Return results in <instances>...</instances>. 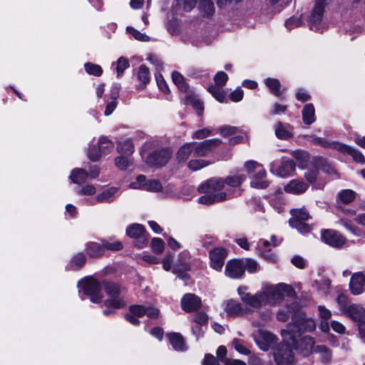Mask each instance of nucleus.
<instances>
[{"label":"nucleus","mask_w":365,"mask_h":365,"mask_svg":"<svg viewBox=\"0 0 365 365\" xmlns=\"http://www.w3.org/2000/svg\"><path fill=\"white\" fill-rule=\"evenodd\" d=\"M246 180V175L237 172L226 178H212L207 180L198 187L200 193H205L197 200L200 204L210 205L240 196V186Z\"/></svg>","instance_id":"nucleus-1"},{"label":"nucleus","mask_w":365,"mask_h":365,"mask_svg":"<svg viewBox=\"0 0 365 365\" xmlns=\"http://www.w3.org/2000/svg\"><path fill=\"white\" fill-rule=\"evenodd\" d=\"M281 334L284 340L290 341L294 349L304 356H308L314 352L315 347L314 339L310 336H304L297 340V335H299V334H295V330L292 328V325H287L286 329L281 331Z\"/></svg>","instance_id":"nucleus-2"},{"label":"nucleus","mask_w":365,"mask_h":365,"mask_svg":"<svg viewBox=\"0 0 365 365\" xmlns=\"http://www.w3.org/2000/svg\"><path fill=\"white\" fill-rule=\"evenodd\" d=\"M262 292L264 297L265 304L269 305L277 304L284 298V294L292 296L294 294V291L290 285L283 283L276 286H266Z\"/></svg>","instance_id":"nucleus-3"},{"label":"nucleus","mask_w":365,"mask_h":365,"mask_svg":"<svg viewBox=\"0 0 365 365\" xmlns=\"http://www.w3.org/2000/svg\"><path fill=\"white\" fill-rule=\"evenodd\" d=\"M103 287L106 293L110 297L105 300L104 304L107 307L119 309L125 305V302L120 294L124 292V287L113 282H103Z\"/></svg>","instance_id":"nucleus-4"},{"label":"nucleus","mask_w":365,"mask_h":365,"mask_svg":"<svg viewBox=\"0 0 365 365\" xmlns=\"http://www.w3.org/2000/svg\"><path fill=\"white\" fill-rule=\"evenodd\" d=\"M80 283L84 294L90 297L91 302L98 303L101 300L103 296L100 282L93 278H86Z\"/></svg>","instance_id":"nucleus-5"},{"label":"nucleus","mask_w":365,"mask_h":365,"mask_svg":"<svg viewBox=\"0 0 365 365\" xmlns=\"http://www.w3.org/2000/svg\"><path fill=\"white\" fill-rule=\"evenodd\" d=\"M247 288L246 287H240L237 289L238 294L244 303L254 309H259L261 307L266 305L264 298V297L262 291L256 293L255 294H251L247 292Z\"/></svg>","instance_id":"nucleus-6"},{"label":"nucleus","mask_w":365,"mask_h":365,"mask_svg":"<svg viewBox=\"0 0 365 365\" xmlns=\"http://www.w3.org/2000/svg\"><path fill=\"white\" fill-rule=\"evenodd\" d=\"M172 155L170 148H164L154 150L146 158L150 166L162 167L166 165Z\"/></svg>","instance_id":"nucleus-7"},{"label":"nucleus","mask_w":365,"mask_h":365,"mask_svg":"<svg viewBox=\"0 0 365 365\" xmlns=\"http://www.w3.org/2000/svg\"><path fill=\"white\" fill-rule=\"evenodd\" d=\"M277 365H294V354L289 344H280L274 354Z\"/></svg>","instance_id":"nucleus-8"},{"label":"nucleus","mask_w":365,"mask_h":365,"mask_svg":"<svg viewBox=\"0 0 365 365\" xmlns=\"http://www.w3.org/2000/svg\"><path fill=\"white\" fill-rule=\"evenodd\" d=\"M288 325H292L295 330V334H300L302 331L312 332L316 329V324L312 319H306L302 313L299 312L292 319V323Z\"/></svg>","instance_id":"nucleus-9"},{"label":"nucleus","mask_w":365,"mask_h":365,"mask_svg":"<svg viewBox=\"0 0 365 365\" xmlns=\"http://www.w3.org/2000/svg\"><path fill=\"white\" fill-rule=\"evenodd\" d=\"M126 234L135 239V245L139 248L143 247L148 243L147 232L142 225L132 224L126 229Z\"/></svg>","instance_id":"nucleus-10"},{"label":"nucleus","mask_w":365,"mask_h":365,"mask_svg":"<svg viewBox=\"0 0 365 365\" xmlns=\"http://www.w3.org/2000/svg\"><path fill=\"white\" fill-rule=\"evenodd\" d=\"M321 237L324 242L336 248L341 247L346 241L339 232L331 229L322 230Z\"/></svg>","instance_id":"nucleus-11"},{"label":"nucleus","mask_w":365,"mask_h":365,"mask_svg":"<svg viewBox=\"0 0 365 365\" xmlns=\"http://www.w3.org/2000/svg\"><path fill=\"white\" fill-rule=\"evenodd\" d=\"M192 143L195 144L192 147L194 156L203 157L206 156L213 148L220 145L222 140L215 138L205 140L200 143L192 142Z\"/></svg>","instance_id":"nucleus-12"},{"label":"nucleus","mask_w":365,"mask_h":365,"mask_svg":"<svg viewBox=\"0 0 365 365\" xmlns=\"http://www.w3.org/2000/svg\"><path fill=\"white\" fill-rule=\"evenodd\" d=\"M209 257L210 267L217 271H221L227 257V251L221 247H215L210 251Z\"/></svg>","instance_id":"nucleus-13"},{"label":"nucleus","mask_w":365,"mask_h":365,"mask_svg":"<svg viewBox=\"0 0 365 365\" xmlns=\"http://www.w3.org/2000/svg\"><path fill=\"white\" fill-rule=\"evenodd\" d=\"M254 338L256 344L262 351H268L277 340L274 334L262 330L258 331Z\"/></svg>","instance_id":"nucleus-14"},{"label":"nucleus","mask_w":365,"mask_h":365,"mask_svg":"<svg viewBox=\"0 0 365 365\" xmlns=\"http://www.w3.org/2000/svg\"><path fill=\"white\" fill-rule=\"evenodd\" d=\"M225 274L232 279L241 278L245 273L244 260L233 259L230 260L225 267Z\"/></svg>","instance_id":"nucleus-15"},{"label":"nucleus","mask_w":365,"mask_h":365,"mask_svg":"<svg viewBox=\"0 0 365 365\" xmlns=\"http://www.w3.org/2000/svg\"><path fill=\"white\" fill-rule=\"evenodd\" d=\"M181 307L186 312H191L200 308V299L194 294L188 293L181 299Z\"/></svg>","instance_id":"nucleus-16"},{"label":"nucleus","mask_w":365,"mask_h":365,"mask_svg":"<svg viewBox=\"0 0 365 365\" xmlns=\"http://www.w3.org/2000/svg\"><path fill=\"white\" fill-rule=\"evenodd\" d=\"M365 276L362 272L352 274L349 282V289L351 294L358 295L364 291Z\"/></svg>","instance_id":"nucleus-17"},{"label":"nucleus","mask_w":365,"mask_h":365,"mask_svg":"<svg viewBox=\"0 0 365 365\" xmlns=\"http://www.w3.org/2000/svg\"><path fill=\"white\" fill-rule=\"evenodd\" d=\"M257 168V170L251 175L252 180L250 182V185L252 187L257 189H265L269 185L267 180H264L266 177V170L262 165L258 166Z\"/></svg>","instance_id":"nucleus-18"},{"label":"nucleus","mask_w":365,"mask_h":365,"mask_svg":"<svg viewBox=\"0 0 365 365\" xmlns=\"http://www.w3.org/2000/svg\"><path fill=\"white\" fill-rule=\"evenodd\" d=\"M343 314L356 322L365 319V309L361 304H350Z\"/></svg>","instance_id":"nucleus-19"},{"label":"nucleus","mask_w":365,"mask_h":365,"mask_svg":"<svg viewBox=\"0 0 365 365\" xmlns=\"http://www.w3.org/2000/svg\"><path fill=\"white\" fill-rule=\"evenodd\" d=\"M225 310L231 317L242 315L248 312V309L237 301L230 299L225 302Z\"/></svg>","instance_id":"nucleus-20"},{"label":"nucleus","mask_w":365,"mask_h":365,"mask_svg":"<svg viewBox=\"0 0 365 365\" xmlns=\"http://www.w3.org/2000/svg\"><path fill=\"white\" fill-rule=\"evenodd\" d=\"M307 189L308 185L304 181L298 179H294L289 181V183H287L284 187V190L286 192L294 195H301L304 193Z\"/></svg>","instance_id":"nucleus-21"},{"label":"nucleus","mask_w":365,"mask_h":365,"mask_svg":"<svg viewBox=\"0 0 365 365\" xmlns=\"http://www.w3.org/2000/svg\"><path fill=\"white\" fill-rule=\"evenodd\" d=\"M299 307L296 302H292L287 305L286 309H280L277 314V319L279 322H286L288 320L290 315H292V319L295 315L299 314Z\"/></svg>","instance_id":"nucleus-22"},{"label":"nucleus","mask_w":365,"mask_h":365,"mask_svg":"<svg viewBox=\"0 0 365 365\" xmlns=\"http://www.w3.org/2000/svg\"><path fill=\"white\" fill-rule=\"evenodd\" d=\"M327 0H317L314 7L312 9L310 21L313 23H319L323 17L324 7Z\"/></svg>","instance_id":"nucleus-23"},{"label":"nucleus","mask_w":365,"mask_h":365,"mask_svg":"<svg viewBox=\"0 0 365 365\" xmlns=\"http://www.w3.org/2000/svg\"><path fill=\"white\" fill-rule=\"evenodd\" d=\"M314 352L319 354L320 360L324 364H329L332 361V351L325 345H317L314 347Z\"/></svg>","instance_id":"nucleus-24"},{"label":"nucleus","mask_w":365,"mask_h":365,"mask_svg":"<svg viewBox=\"0 0 365 365\" xmlns=\"http://www.w3.org/2000/svg\"><path fill=\"white\" fill-rule=\"evenodd\" d=\"M296 165L292 160H282L280 166L277 170V173L281 177H287L295 170Z\"/></svg>","instance_id":"nucleus-25"},{"label":"nucleus","mask_w":365,"mask_h":365,"mask_svg":"<svg viewBox=\"0 0 365 365\" xmlns=\"http://www.w3.org/2000/svg\"><path fill=\"white\" fill-rule=\"evenodd\" d=\"M193 145H195L194 143H187L178 149L176 153V158L178 162L184 163L188 159L190 154L193 153Z\"/></svg>","instance_id":"nucleus-26"},{"label":"nucleus","mask_w":365,"mask_h":365,"mask_svg":"<svg viewBox=\"0 0 365 365\" xmlns=\"http://www.w3.org/2000/svg\"><path fill=\"white\" fill-rule=\"evenodd\" d=\"M118 191L115 187H109L99 193L95 198L96 202H110L113 200V196Z\"/></svg>","instance_id":"nucleus-27"},{"label":"nucleus","mask_w":365,"mask_h":365,"mask_svg":"<svg viewBox=\"0 0 365 365\" xmlns=\"http://www.w3.org/2000/svg\"><path fill=\"white\" fill-rule=\"evenodd\" d=\"M199 10L204 17L210 18L215 13V6L211 0H200Z\"/></svg>","instance_id":"nucleus-28"},{"label":"nucleus","mask_w":365,"mask_h":365,"mask_svg":"<svg viewBox=\"0 0 365 365\" xmlns=\"http://www.w3.org/2000/svg\"><path fill=\"white\" fill-rule=\"evenodd\" d=\"M303 122L307 125H311L315 121V110L313 104H306L302 110Z\"/></svg>","instance_id":"nucleus-29"},{"label":"nucleus","mask_w":365,"mask_h":365,"mask_svg":"<svg viewBox=\"0 0 365 365\" xmlns=\"http://www.w3.org/2000/svg\"><path fill=\"white\" fill-rule=\"evenodd\" d=\"M290 214L292 217L289 220H294L297 221H306L312 218L309 211L304 207L292 209L290 210Z\"/></svg>","instance_id":"nucleus-30"},{"label":"nucleus","mask_w":365,"mask_h":365,"mask_svg":"<svg viewBox=\"0 0 365 365\" xmlns=\"http://www.w3.org/2000/svg\"><path fill=\"white\" fill-rule=\"evenodd\" d=\"M168 337L175 350H185V341L182 335L178 333H171L168 334Z\"/></svg>","instance_id":"nucleus-31"},{"label":"nucleus","mask_w":365,"mask_h":365,"mask_svg":"<svg viewBox=\"0 0 365 365\" xmlns=\"http://www.w3.org/2000/svg\"><path fill=\"white\" fill-rule=\"evenodd\" d=\"M88 177V172L81 168H76L73 170L69 176L73 183L79 185L84 182Z\"/></svg>","instance_id":"nucleus-32"},{"label":"nucleus","mask_w":365,"mask_h":365,"mask_svg":"<svg viewBox=\"0 0 365 365\" xmlns=\"http://www.w3.org/2000/svg\"><path fill=\"white\" fill-rule=\"evenodd\" d=\"M114 148L113 143L106 136H101L98 140V150L101 155L110 153Z\"/></svg>","instance_id":"nucleus-33"},{"label":"nucleus","mask_w":365,"mask_h":365,"mask_svg":"<svg viewBox=\"0 0 365 365\" xmlns=\"http://www.w3.org/2000/svg\"><path fill=\"white\" fill-rule=\"evenodd\" d=\"M117 150L122 155H130L134 152V145L130 139H127L118 144Z\"/></svg>","instance_id":"nucleus-34"},{"label":"nucleus","mask_w":365,"mask_h":365,"mask_svg":"<svg viewBox=\"0 0 365 365\" xmlns=\"http://www.w3.org/2000/svg\"><path fill=\"white\" fill-rule=\"evenodd\" d=\"M104 252L103 243L90 242L87 245V253L91 257L101 256Z\"/></svg>","instance_id":"nucleus-35"},{"label":"nucleus","mask_w":365,"mask_h":365,"mask_svg":"<svg viewBox=\"0 0 365 365\" xmlns=\"http://www.w3.org/2000/svg\"><path fill=\"white\" fill-rule=\"evenodd\" d=\"M356 197V192L352 190H343L339 192L337 198L344 204H349L352 202Z\"/></svg>","instance_id":"nucleus-36"},{"label":"nucleus","mask_w":365,"mask_h":365,"mask_svg":"<svg viewBox=\"0 0 365 365\" xmlns=\"http://www.w3.org/2000/svg\"><path fill=\"white\" fill-rule=\"evenodd\" d=\"M267 86L271 92L276 96L280 97L282 92L280 91L281 83L277 78H268L265 81Z\"/></svg>","instance_id":"nucleus-37"},{"label":"nucleus","mask_w":365,"mask_h":365,"mask_svg":"<svg viewBox=\"0 0 365 365\" xmlns=\"http://www.w3.org/2000/svg\"><path fill=\"white\" fill-rule=\"evenodd\" d=\"M289 223L292 227L295 228L302 234H307L312 230V227L304 221L289 220Z\"/></svg>","instance_id":"nucleus-38"},{"label":"nucleus","mask_w":365,"mask_h":365,"mask_svg":"<svg viewBox=\"0 0 365 365\" xmlns=\"http://www.w3.org/2000/svg\"><path fill=\"white\" fill-rule=\"evenodd\" d=\"M172 78L174 83L182 91H187L188 86L185 81V78L181 73L178 71H174L172 73Z\"/></svg>","instance_id":"nucleus-39"},{"label":"nucleus","mask_w":365,"mask_h":365,"mask_svg":"<svg viewBox=\"0 0 365 365\" xmlns=\"http://www.w3.org/2000/svg\"><path fill=\"white\" fill-rule=\"evenodd\" d=\"M275 135L281 140H287L292 137V134L284 127L282 122L275 125Z\"/></svg>","instance_id":"nucleus-40"},{"label":"nucleus","mask_w":365,"mask_h":365,"mask_svg":"<svg viewBox=\"0 0 365 365\" xmlns=\"http://www.w3.org/2000/svg\"><path fill=\"white\" fill-rule=\"evenodd\" d=\"M86 256L83 253H78L71 260L70 266L72 269H80L86 263Z\"/></svg>","instance_id":"nucleus-41"},{"label":"nucleus","mask_w":365,"mask_h":365,"mask_svg":"<svg viewBox=\"0 0 365 365\" xmlns=\"http://www.w3.org/2000/svg\"><path fill=\"white\" fill-rule=\"evenodd\" d=\"M137 78L138 81H140L143 86H141V88H144V85H145L147 83L150 81V73L149 69L145 66L141 65L138 71Z\"/></svg>","instance_id":"nucleus-42"},{"label":"nucleus","mask_w":365,"mask_h":365,"mask_svg":"<svg viewBox=\"0 0 365 365\" xmlns=\"http://www.w3.org/2000/svg\"><path fill=\"white\" fill-rule=\"evenodd\" d=\"M350 147L351 146L339 141H331L329 148L336 150L341 154L348 155Z\"/></svg>","instance_id":"nucleus-43"},{"label":"nucleus","mask_w":365,"mask_h":365,"mask_svg":"<svg viewBox=\"0 0 365 365\" xmlns=\"http://www.w3.org/2000/svg\"><path fill=\"white\" fill-rule=\"evenodd\" d=\"M143 189L148 191L160 192L163 190V186L160 181L157 180H150L143 184Z\"/></svg>","instance_id":"nucleus-44"},{"label":"nucleus","mask_w":365,"mask_h":365,"mask_svg":"<svg viewBox=\"0 0 365 365\" xmlns=\"http://www.w3.org/2000/svg\"><path fill=\"white\" fill-rule=\"evenodd\" d=\"M86 71L95 76H100L102 74L103 70L99 65L92 63H86L84 65Z\"/></svg>","instance_id":"nucleus-45"},{"label":"nucleus","mask_w":365,"mask_h":365,"mask_svg":"<svg viewBox=\"0 0 365 365\" xmlns=\"http://www.w3.org/2000/svg\"><path fill=\"white\" fill-rule=\"evenodd\" d=\"M210 163L207 160L196 159L190 160L187 163V167L193 171H197L207 166Z\"/></svg>","instance_id":"nucleus-46"},{"label":"nucleus","mask_w":365,"mask_h":365,"mask_svg":"<svg viewBox=\"0 0 365 365\" xmlns=\"http://www.w3.org/2000/svg\"><path fill=\"white\" fill-rule=\"evenodd\" d=\"M147 307L140 304H133L129 307V312L133 315L142 317L145 315Z\"/></svg>","instance_id":"nucleus-47"},{"label":"nucleus","mask_w":365,"mask_h":365,"mask_svg":"<svg viewBox=\"0 0 365 365\" xmlns=\"http://www.w3.org/2000/svg\"><path fill=\"white\" fill-rule=\"evenodd\" d=\"M221 87L210 86L208 87V91L212 93L213 97L219 102H223L225 99V93L220 89Z\"/></svg>","instance_id":"nucleus-48"},{"label":"nucleus","mask_w":365,"mask_h":365,"mask_svg":"<svg viewBox=\"0 0 365 365\" xmlns=\"http://www.w3.org/2000/svg\"><path fill=\"white\" fill-rule=\"evenodd\" d=\"M127 31L136 40L140 41H148L149 37L139 31L136 30L133 27L128 26L126 28Z\"/></svg>","instance_id":"nucleus-49"},{"label":"nucleus","mask_w":365,"mask_h":365,"mask_svg":"<svg viewBox=\"0 0 365 365\" xmlns=\"http://www.w3.org/2000/svg\"><path fill=\"white\" fill-rule=\"evenodd\" d=\"M228 80V76L224 71H218L214 76L215 86H224Z\"/></svg>","instance_id":"nucleus-50"},{"label":"nucleus","mask_w":365,"mask_h":365,"mask_svg":"<svg viewBox=\"0 0 365 365\" xmlns=\"http://www.w3.org/2000/svg\"><path fill=\"white\" fill-rule=\"evenodd\" d=\"M232 345L235 350L242 354L249 355L250 354V350L245 346L244 342L241 339H234Z\"/></svg>","instance_id":"nucleus-51"},{"label":"nucleus","mask_w":365,"mask_h":365,"mask_svg":"<svg viewBox=\"0 0 365 365\" xmlns=\"http://www.w3.org/2000/svg\"><path fill=\"white\" fill-rule=\"evenodd\" d=\"M220 133L224 137H230L232 135L236 134L239 129L237 127L231 125H224L218 129Z\"/></svg>","instance_id":"nucleus-52"},{"label":"nucleus","mask_w":365,"mask_h":365,"mask_svg":"<svg viewBox=\"0 0 365 365\" xmlns=\"http://www.w3.org/2000/svg\"><path fill=\"white\" fill-rule=\"evenodd\" d=\"M348 155L351 156L353 160L357 163L364 164L365 163V158L363 154L352 147H350Z\"/></svg>","instance_id":"nucleus-53"},{"label":"nucleus","mask_w":365,"mask_h":365,"mask_svg":"<svg viewBox=\"0 0 365 365\" xmlns=\"http://www.w3.org/2000/svg\"><path fill=\"white\" fill-rule=\"evenodd\" d=\"M115 164L119 169L125 170L129 165H131V162L128 158L120 155L115 158Z\"/></svg>","instance_id":"nucleus-54"},{"label":"nucleus","mask_w":365,"mask_h":365,"mask_svg":"<svg viewBox=\"0 0 365 365\" xmlns=\"http://www.w3.org/2000/svg\"><path fill=\"white\" fill-rule=\"evenodd\" d=\"M153 251L156 254H160L164 250V242L160 238H153L151 242Z\"/></svg>","instance_id":"nucleus-55"},{"label":"nucleus","mask_w":365,"mask_h":365,"mask_svg":"<svg viewBox=\"0 0 365 365\" xmlns=\"http://www.w3.org/2000/svg\"><path fill=\"white\" fill-rule=\"evenodd\" d=\"M258 264L257 261L252 259H245L244 260V271L247 270L250 273H254L257 271Z\"/></svg>","instance_id":"nucleus-56"},{"label":"nucleus","mask_w":365,"mask_h":365,"mask_svg":"<svg viewBox=\"0 0 365 365\" xmlns=\"http://www.w3.org/2000/svg\"><path fill=\"white\" fill-rule=\"evenodd\" d=\"M129 66V63L125 58L120 57L117 61L116 71L118 77H120L125 68Z\"/></svg>","instance_id":"nucleus-57"},{"label":"nucleus","mask_w":365,"mask_h":365,"mask_svg":"<svg viewBox=\"0 0 365 365\" xmlns=\"http://www.w3.org/2000/svg\"><path fill=\"white\" fill-rule=\"evenodd\" d=\"M177 4L185 11H191L196 5L197 0H176Z\"/></svg>","instance_id":"nucleus-58"},{"label":"nucleus","mask_w":365,"mask_h":365,"mask_svg":"<svg viewBox=\"0 0 365 365\" xmlns=\"http://www.w3.org/2000/svg\"><path fill=\"white\" fill-rule=\"evenodd\" d=\"M103 243L104 250H113V251H118V250H121L123 248V244L119 241H115V242H108V241H105Z\"/></svg>","instance_id":"nucleus-59"},{"label":"nucleus","mask_w":365,"mask_h":365,"mask_svg":"<svg viewBox=\"0 0 365 365\" xmlns=\"http://www.w3.org/2000/svg\"><path fill=\"white\" fill-rule=\"evenodd\" d=\"M339 309L344 313L349 308V299L344 294H339L336 299Z\"/></svg>","instance_id":"nucleus-60"},{"label":"nucleus","mask_w":365,"mask_h":365,"mask_svg":"<svg viewBox=\"0 0 365 365\" xmlns=\"http://www.w3.org/2000/svg\"><path fill=\"white\" fill-rule=\"evenodd\" d=\"M302 24V19L299 16H292L285 22V26L291 30L294 27L299 26Z\"/></svg>","instance_id":"nucleus-61"},{"label":"nucleus","mask_w":365,"mask_h":365,"mask_svg":"<svg viewBox=\"0 0 365 365\" xmlns=\"http://www.w3.org/2000/svg\"><path fill=\"white\" fill-rule=\"evenodd\" d=\"M259 163L255 160H248L245 163V168L247 173L250 175H253L258 169V166H261Z\"/></svg>","instance_id":"nucleus-62"},{"label":"nucleus","mask_w":365,"mask_h":365,"mask_svg":"<svg viewBox=\"0 0 365 365\" xmlns=\"http://www.w3.org/2000/svg\"><path fill=\"white\" fill-rule=\"evenodd\" d=\"M76 192L81 195H93L96 192V187L93 185H86Z\"/></svg>","instance_id":"nucleus-63"},{"label":"nucleus","mask_w":365,"mask_h":365,"mask_svg":"<svg viewBox=\"0 0 365 365\" xmlns=\"http://www.w3.org/2000/svg\"><path fill=\"white\" fill-rule=\"evenodd\" d=\"M202 365H220L219 361L212 354H207L202 362Z\"/></svg>","instance_id":"nucleus-64"}]
</instances>
